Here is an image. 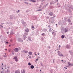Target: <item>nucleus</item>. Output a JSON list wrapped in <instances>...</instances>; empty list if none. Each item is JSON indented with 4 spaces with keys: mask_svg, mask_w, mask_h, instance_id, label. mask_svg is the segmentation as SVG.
Instances as JSON below:
<instances>
[{
    "mask_svg": "<svg viewBox=\"0 0 73 73\" xmlns=\"http://www.w3.org/2000/svg\"><path fill=\"white\" fill-rule=\"evenodd\" d=\"M11 35H13V32L11 31Z\"/></svg>",
    "mask_w": 73,
    "mask_h": 73,
    "instance_id": "obj_24",
    "label": "nucleus"
},
{
    "mask_svg": "<svg viewBox=\"0 0 73 73\" xmlns=\"http://www.w3.org/2000/svg\"><path fill=\"white\" fill-rule=\"evenodd\" d=\"M13 59H15V60L16 61V62H17L18 61V60L17 59V57L16 56H15L13 58Z\"/></svg>",
    "mask_w": 73,
    "mask_h": 73,
    "instance_id": "obj_5",
    "label": "nucleus"
},
{
    "mask_svg": "<svg viewBox=\"0 0 73 73\" xmlns=\"http://www.w3.org/2000/svg\"><path fill=\"white\" fill-rule=\"evenodd\" d=\"M7 34H9V32H7Z\"/></svg>",
    "mask_w": 73,
    "mask_h": 73,
    "instance_id": "obj_50",
    "label": "nucleus"
},
{
    "mask_svg": "<svg viewBox=\"0 0 73 73\" xmlns=\"http://www.w3.org/2000/svg\"><path fill=\"white\" fill-rule=\"evenodd\" d=\"M31 58V56H29V58Z\"/></svg>",
    "mask_w": 73,
    "mask_h": 73,
    "instance_id": "obj_46",
    "label": "nucleus"
},
{
    "mask_svg": "<svg viewBox=\"0 0 73 73\" xmlns=\"http://www.w3.org/2000/svg\"><path fill=\"white\" fill-rule=\"evenodd\" d=\"M15 52H18L19 51V49L17 48H15L14 49Z\"/></svg>",
    "mask_w": 73,
    "mask_h": 73,
    "instance_id": "obj_4",
    "label": "nucleus"
},
{
    "mask_svg": "<svg viewBox=\"0 0 73 73\" xmlns=\"http://www.w3.org/2000/svg\"><path fill=\"white\" fill-rule=\"evenodd\" d=\"M70 52V51H69V52Z\"/></svg>",
    "mask_w": 73,
    "mask_h": 73,
    "instance_id": "obj_63",
    "label": "nucleus"
},
{
    "mask_svg": "<svg viewBox=\"0 0 73 73\" xmlns=\"http://www.w3.org/2000/svg\"><path fill=\"white\" fill-rule=\"evenodd\" d=\"M41 8V6H40V7H39V8Z\"/></svg>",
    "mask_w": 73,
    "mask_h": 73,
    "instance_id": "obj_47",
    "label": "nucleus"
},
{
    "mask_svg": "<svg viewBox=\"0 0 73 73\" xmlns=\"http://www.w3.org/2000/svg\"><path fill=\"white\" fill-rule=\"evenodd\" d=\"M38 58H37L36 59V61H38Z\"/></svg>",
    "mask_w": 73,
    "mask_h": 73,
    "instance_id": "obj_41",
    "label": "nucleus"
},
{
    "mask_svg": "<svg viewBox=\"0 0 73 73\" xmlns=\"http://www.w3.org/2000/svg\"><path fill=\"white\" fill-rule=\"evenodd\" d=\"M38 55H40V53H39V52H38Z\"/></svg>",
    "mask_w": 73,
    "mask_h": 73,
    "instance_id": "obj_42",
    "label": "nucleus"
},
{
    "mask_svg": "<svg viewBox=\"0 0 73 73\" xmlns=\"http://www.w3.org/2000/svg\"><path fill=\"white\" fill-rule=\"evenodd\" d=\"M48 48H50V46H48Z\"/></svg>",
    "mask_w": 73,
    "mask_h": 73,
    "instance_id": "obj_49",
    "label": "nucleus"
},
{
    "mask_svg": "<svg viewBox=\"0 0 73 73\" xmlns=\"http://www.w3.org/2000/svg\"><path fill=\"white\" fill-rule=\"evenodd\" d=\"M24 52H25L26 53H28V51H25V50H23Z\"/></svg>",
    "mask_w": 73,
    "mask_h": 73,
    "instance_id": "obj_19",
    "label": "nucleus"
},
{
    "mask_svg": "<svg viewBox=\"0 0 73 73\" xmlns=\"http://www.w3.org/2000/svg\"><path fill=\"white\" fill-rule=\"evenodd\" d=\"M0 26H1L2 27V28H3V26H2V25H0Z\"/></svg>",
    "mask_w": 73,
    "mask_h": 73,
    "instance_id": "obj_35",
    "label": "nucleus"
},
{
    "mask_svg": "<svg viewBox=\"0 0 73 73\" xmlns=\"http://www.w3.org/2000/svg\"><path fill=\"white\" fill-rule=\"evenodd\" d=\"M61 47V46L60 45H59V48H60Z\"/></svg>",
    "mask_w": 73,
    "mask_h": 73,
    "instance_id": "obj_43",
    "label": "nucleus"
},
{
    "mask_svg": "<svg viewBox=\"0 0 73 73\" xmlns=\"http://www.w3.org/2000/svg\"><path fill=\"white\" fill-rule=\"evenodd\" d=\"M32 28H33V29H34V28H35V27H34V26H32Z\"/></svg>",
    "mask_w": 73,
    "mask_h": 73,
    "instance_id": "obj_32",
    "label": "nucleus"
},
{
    "mask_svg": "<svg viewBox=\"0 0 73 73\" xmlns=\"http://www.w3.org/2000/svg\"><path fill=\"white\" fill-rule=\"evenodd\" d=\"M53 13L52 12H50V13L49 14V15H50V16H52L53 15Z\"/></svg>",
    "mask_w": 73,
    "mask_h": 73,
    "instance_id": "obj_9",
    "label": "nucleus"
},
{
    "mask_svg": "<svg viewBox=\"0 0 73 73\" xmlns=\"http://www.w3.org/2000/svg\"><path fill=\"white\" fill-rule=\"evenodd\" d=\"M9 46H11V45H9Z\"/></svg>",
    "mask_w": 73,
    "mask_h": 73,
    "instance_id": "obj_58",
    "label": "nucleus"
},
{
    "mask_svg": "<svg viewBox=\"0 0 73 73\" xmlns=\"http://www.w3.org/2000/svg\"><path fill=\"white\" fill-rule=\"evenodd\" d=\"M11 73H15V72H11Z\"/></svg>",
    "mask_w": 73,
    "mask_h": 73,
    "instance_id": "obj_52",
    "label": "nucleus"
},
{
    "mask_svg": "<svg viewBox=\"0 0 73 73\" xmlns=\"http://www.w3.org/2000/svg\"><path fill=\"white\" fill-rule=\"evenodd\" d=\"M52 2H50V4L52 5Z\"/></svg>",
    "mask_w": 73,
    "mask_h": 73,
    "instance_id": "obj_37",
    "label": "nucleus"
},
{
    "mask_svg": "<svg viewBox=\"0 0 73 73\" xmlns=\"http://www.w3.org/2000/svg\"><path fill=\"white\" fill-rule=\"evenodd\" d=\"M68 28H66L65 29V33H66V32H68Z\"/></svg>",
    "mask_w": 73,
    "mask_h": 73,
    "instance_id": "obj_6",
    "label": "nucleus"
},
{
    "mask_svg": "<svg viewBox=\"0 0 73 73\" xmlns=\"http://www.w3.org/2000/svg\"><path fill=\"white\" fill-rule=\"evenodd\" d=\"M47 19H49V17H47Z\"/></svg>",
    "mask_w": 73,
    "mask_h": 73,
    "instance_id": "obj_57",
    "label": "nucleus"
},
{
    "mask_svg": "<svg viewBox=\"0 0 73 73\" xmlns=\"http://www.w3.org/2000/svg\"><path fill=\"white\" fill-rule=\"evenodd\" d=\"M2 65H3V63H2Z\"/></svg>",
    "mask_w": 73,
    "mask_h": 73,
    "instance_id": "obj_61",
    "label": "nucleus"
},
{
    "mask_svg": "<svg viewBox=\"0 0 73 73\" xmlns=\"http://www.w3.org/2000/svg\"><path fill=\"white\" fill-rule=\"evenodd\" d=\"M66 48H67L68 49H69V48H70L69 47V46H67L66 47Z\"/></svg>",
    "mask_w": 73,
    "mask_h": 73,
    "instance_id": "obj_23",
    "label": "nucleus"
},
{
    "mask_svg": "<svg viewBox=\"0 0 73 73\" xmlns=\"http://www.w3.org/2000/svg\"><path fill=\"white\" fill-rule=\"evenodd\" d=\"M28 35V33H24V35H23V39L24 40H25V39H26V38H27V37L26 36Z\"/></svg>",
    "mask_w": 73,
    "mask_h": 73,
    "instance_id": "obj_1",
    "label": "nucleus"
},
{
    "mask_svg": "<svg viewBox=\"0 0 73 73\" xmlns=\"http://www.w3.org/2000/svg\"><path fill=\"white\" fill-rule=\"evenodd\" d=\"M47 5H48V3H47V4H46L45 5V7H46V6H47Z\"/></svg>",
    "mask_w": 73,
    "mask_h": 73,
    "instance_id": "obj_29",
    "label": "nucleus"
},
{
    "mask_svg": "<svg viewBox=\"0 0 73 73\" xmlns=\"http://www.w3.org/2000/svg\"><path fill=\"white\" fill-rule=\"evenodd\" d=\"M18 41L19 42H23V40L22 39H21V38H18Z\"/></svg>",
    "mask_w": 73,
    "mask_h": 73,
    "instance_id": "obj_3",
    "label": "nucleus"
},
{
    "mask_svg": "<svg viewBox=\"0 0 73 73\" xmlns=\"http://www.w3.org/2000/svg\"><path fill=\"white\" fill-rule=\"evenodd\" d=\"M65 69H67V68H66Z\"/></svg>",
    "mask_w": 73,
    "mask_h": 73,
    "instance_id": "obj_62",
    "label": "nucleus"
},
{
    "mask_svg": "<svg viewBox=\"0 0 73 73\" xmlns=\"http://www.w3.org/2000/svg\"><path fill=\"white\" fill-rule=\"evenodd\" d=\"M35 56H37V54H35Z\"/></svg>",
    "mask_w": 73,
    "mask_h": 73,
    "instance_id": "obj_60",
    "label": "nucleus"
},
{
    "mask_svg": "<svg viewBox=\"0 0 73 73\" xmlns=\"http://www.w3.org/2000/svg\"><path fill=\"white\" fill-rule=\"evenodd\" d=\"M12 54H13V55H14V53H13Z\"/></svg>",
    "mask_w": 73,
    "mask_h": 73,
    "instance_id": "obj_51",
    "label": "nucleus"
},
{
    "mask_svg": "<svg viewBox=\"0 0 73 73\" xmlns=\"http://www.w3.org/2000/svg\"><path fill=\"white\" fill-rule=\"evenodd\" d=\"M28 39L29 40V41H31V38L29 37L28 38Z\"/></svg>",
    "mask_w": 73,
    "mask_h": 73,
    "instance_id": "obj_25",
    "label": "nucleus"
},
{
    "mask_svg": "<svg viewBox=\"0 0 73 73\" xmlns=\"http://www.w3.org/2000/svg\"><path fill=\"white\" fill-rule=\"evenodd\" d=\"M49 31L50 32H52V30H51V28H50V29H49Z\"/></svg>",
    "mask_w": 73,
    "mask_h": 73,
    "instance_id": "obj_21",
    "label": "nucleus"
},
{
    "mask_svg": "<svg viewBox=\"0 0 73 73\" xmlns=\"http://www.w3.org/2000/svg\"><path fill=\"white\" fill-rule=\"evenodd\" d=\"M68 64L69 66H70L71 65V64H70V62H68Z\"/></svg>",
    "mask_w": 73,
    "mask_h": 73,
    "instance_id": "obj_27",
    "label": "nucleus"
},
{
    "mask_svg": "<svg viewBox=\"0 0 73 73\" xmlns=\"http://www.w3.org/2000/svg\"><path fill=\"white\" fill-rule=\"evenodd\" d=\"M56 27H57V24H56Z\"/></svg>",
    "mask_w": 73,
    "mask_h": 73,
    "instance_id": "obj_54",
    "label": "nucleus"
},
{
    "mask_svg": "<svg viewBox=\"0 0 73 73\" xmlns=\"http://www.w3.org/2000/svg\"><path fill=\"white\" fill-rule=\"evenodd\" d=\"M48 27H49V28H50V26L48 25Z\"/></svg>",
    "mask_w": 73,
    "mask_h": 73,
    "instance_id": "obj_38",
    "label": "nucleus"
},
{
    "mask_svg": "<svg viewBox=\"0 0 73 73\" xmlns=\"http://www.w3.org/2000/svg\"><path fill=\"white\" fill-rule=\"evenodd\" d=\"M30 67L31 69H33V68H34V66H33V65L31 66Z\"/></svg>",
    "mask_w": 73,
    "mask_h": 73,
    "instance_id": "obj_13",
    "label": "nucleus"
},
{
    "mask_svg": "<svg viewBox=\"0 0 73 73\" xmlns=\"http://www.w3.org/2000/svg\"><path fill=\"white\" fill-rule=\"evenodd\" d=\"M64 37H65V35H62L61 36L62 38H64Z\"/></svg>",
    "mask_w": 73,
    "mask_h": 73,
    "instance_id": "obj_15",
    "label": "nucleus"
},
{
    "mask_svg": "<svg viewBox=\"0 0 73 73\" xmlns=\"http://www.w3.org/2000/svg\"><path fill=\"white\" fill-rule=\"evenodd\" d=\"M7 72H6L5 73H7Z\"/></svg>",
    "mask_w": 73,
    "mask_h": 73,
    "instance_id": "obj_64",
    "label": "nucleus"
},
{
    "mask_svg": "<svg viewBox=\"0 0 73 73\" xmlns=\"http://www.w3.org/2000/svg\"><path fill=\"white\" fill-rule=\"evenodd\" d=\"M29 55H32V52H29Z\"/></svg>",
    "mask_w": 73,
    "mask_h": 73,
    "instance_id": "obj_14",
    "label": "nucleus"
},
{
    "mask_svg": "<svg viewBox=\"0 0 73 73\" xmlns=\"http://www.w3.org/2000/svg\"><path fill=\"white\" fill-rule=\"evenodd\" d=\"M42 9H38V10H37V11H42Z\"/></svg>",
    "mask_w": 73,
    "mask_h": 73,
    "instance_id": "obj_17",
    "label": "nucleus"
},
{
    "mask_svg": "<svg viewBox=\"0 0 73 73\" xmlns=\"http://www.w3.org/2000/svg\"><path fill=\"white\" fill-rule=\"evenodd\" d=\"M5 50H7V49H5Z\"/></svg>",
    "mask_w": 73,
    "mask_h": 73,
    "instance_id": "obj_53",
    "label": "nucleus"
},
{
    "mask_svg": "<svg viewBox=\"0 0 73 73\" xmlns=\"http://www.w3.org/2000/svg\"><path fill=\"white\" fill-rule=\"evenodd\" d=\"M61 32L63 33V34L65 33V31L63 30H62Z\"/></svg>",
    "mask_w": 73,
    "mask_h": 73,
    "instance_id": "obj_7",
    "label": "nucleus"
},
{
    "mask_svg": "<svg viewBox=\"0 0 73 73\" xmlns=\"http://www.w3.org/2000/svg\"><path fill=\"white\" fill-rule=\"evenodd\" d=\"M50 19L51 20L52 23H53V19H52V18H50Z\"/></svg>",
    "mask_w": 73,
    "mask_h": 73,
    "instance_id": "obj_28",
    "label": "nucleus"
},
{
    "mask_svg": "<svg viewBox=\"0 0 73 73\" xmlns=\"http://www.w3.org/2000/svg\"><path fill=\"white\" fill-rule=\"evenodd\" d=\"M7 73H9L10 71H9V70L7 69Z\"/></svg>",
    "mask_w": 73,
    "mask_h": 73,
    "instance_id": "obj_18",
    "label": "nucleus"
},
{
    "mask_svg": "<svg viewBox=\"0 0 73 73\" xmlns=\"http://www.w3.org/2000/svg\"><path fill=\"white\" fill-rule=\"evenodd\" d=\"M28 65H32V64H31V63L29 62V63H28Z\"/></svg>",
    "mask_w": 73,
    "mask_h": 73,
    "instance_id": "obj_26",
    "label": "nucleus"
},
{
    "mask_svg": "<svg viewBox=\"0 0 73 73\" xmlns=\"http://www.w3.org/2000/svg\"><path fill=\"white\" fill-rule=\"evenodd\" d=\"M31 1H32L33 3H36V0H31Z\"/></svg>",
    "mask_w": 73,
    "mask_h": 73,
    "instance_id": "obj_10",
    "label": "nucleus"
},
{
    "mask_svg": "<svg viewBox=\"0 0 73 73\" xmlns=\"http://www.w3.org/2000/svg\"><path fill=\"white\" fill-rule=\"evenodd\" d=\"M45 35V33H43L42 34V36H43V35H44H44Z\"/></svg>",
    "mask_w": 73,
    "mask_h": 73,
    "instance_id": "obj_33",
    "label": "nucleus"
},
{
    "mask_svg": "<svg viewBox=\"0 0 73 73\" xmlns=\"http://www.w3.org/2000/svg\"><path fill=\"white\" fill-rule=\"evenodd\" d=\"M44 31L46 32V31H47V30H46V29H44Z\"/></svg>",
    "mask_w": 73,
    "mask_h": 73,
    "instance_id": "obj_30",
    "label": "nucleus"
},
{
    "mask_svg": "<svg viewBox=\"0 0 73 73\" xmlns=\"http://www.w3.org/2000/svg\"><path fill=\"white\" fill-rule=\"evenodd\" d=\"M7 68L8 69H9L10 68L9 67H7Z\"/></svg>",
    "mask_w": 73,
    "mask_h": 73,
    "instance_id": "obj_48",
    "label": "nucleus"
},
{
    "mask_svg": "<svg viewBox=\"0 0 73 73\" xmlns=\"http://www.w3.org/2000/svg\"><path fill=\"white\" fill-rule=\"evenodd\" d=\"M22 73H25V70H23V72H22Z\"/></svg>",
    "mask_w": 73,
    "mask_h": 73,
    "instance_id": "obj_22",
    "label": "nucleus"
},
{
    "mask_svg": "<svg viewBox=\"0 0 73 73\" xmlns=\"http://www.w3.org/2000/svg\"><path fill=\"white\" fill-rule=\"evenodd\" d=\"M5 69H7V68H5Z\"/></svg>",
    "mask_w": 73,
    "mask_h": 73,
    "instance_id": "obj_59",
    "label": "nucleus"
},
{
    "mask_svg": "<svg viewBox=\"0 0 73 73\" xmlns=\"http://www.w3.org/2000/svg\"><path fill=\"white\" fill-rule=\"evenodd\" d=\"M62 61L63 62H64V61L63 60H62Z\"/></svg>",
    "mask_w": 73,
    "mask_h": 73,
    "instance_id": "obj_55",
    "label": "nucleus"
},
{
    "mask_svg": "<svg viewBox=\"0 0 73 73\" xmlns=\"http://www.w3.org/2000/svg\"><path fill=\"white\" fill-rule=\"evenodd\" d=\"M19 12H20V10H18V11H17V13H19Z\"/></svg>",
    "mask_w": 73,
    "mask_h": 73,
    "instance_id": "obj_31",
    "label": "nucleus"
},
{
    "mask_svg": "<svg viewBox=\"0 0 73 73\" xmlns=\"http://www.w3.org/2000/svg\"><path fill=\"white\" fill-rule=\"evenodd\" d=\"M22 24H23V25H24L25 24H26V22H24V21H22Z\"/></svg>",
    "mask_w": 73,
    "mask_h": 73,
    "instance_id": "obj_12",
    "label": "nucleus"
},
{
    "mask_svg": "<svg viewBox=\"0 0 73 73\" xmlns=\"http://www.w3.org/2000/svg\"><path fill=\"white\" fill-rule=\"evenodd\" d=\"M8 42H6V44H8Z\"/></svg>",
    "mask_w": 73,
    "mask_h": 73,
    "instance_id": "obj_45",
    "label": "nucleus"
},
{
    "mask_svg": "<svg viewBox=\"0 0 73 73\" xmlns=\"http://www.w3.org/2000/svg\"><path fill=\"white\" fill-rule=\"evenodd\" d=\"M41 66H43V67H44V65H42V64H41Z\"/></svg>",
    "mask_w": 73,
    "mask_h": 73,
    "instance_id": "obj_36",
    "label": "nucleus"
},
{
    "mask_svg": "<svg viewBox=\"0 0 73 73\" xmlns=\"http://www.w3.org/2000/svg\"><path fill=\"white\" fill-rule=\"evenodd\" d=\"M60 51H58V54L59 55V56H60V57L63 56V55L61 53H60Z\"/></svg>",
    "mask_w": 73,
    "mask_h": 73,
    "instance_id": "obj_2",
    "label": "nucleus"
},
{
    "mask_svg": "<svg viewBox=\"0 0 73 73\" xmlns=\"http://www.w3.org/2000/svg\"><path fill=\"white\" fill-rule=\"evenodd\" d=\"M25 31L26 32H29V29H26L25 30Z\"/></svg>",
    "mask_w": 73,
    "mask_h": 73,
    "instance_id": "obj_8",
    "label": "nucleus"
},
{
    "mask_svg": "<svg viewBox=\"0 0 73 73\" xmlns=\"http://www.w3.org/2000/svg\"><path fill=\"white\" fill-rule=\"evenodd\" d=\"M52 35H56V33L54 32H52Z\"/></svg>",
    "mask_w": 73,
    "mask_h": 73,
    "instance_id": "obj_16",
    "label": "nucleus"
},
{
    "mask_svg": "<svg viewBox=\"0 0 73 73\" xmlns=\"http://www.w3.org/2000/svg\"><path fill=\"white\" fill-rule=\"evenodd\" d=\"M15 73H20V71L18 70H16L15 71Z\"/></svg>",
    "mask_w": 73,
    "mask_h": 73,
    "instance_id": "obj_11",
    "label": "nucleus"
},
{
    "mask_svg": "<svg viewBox=\"0 0 73 73\" xmlns=\"http://www.w3.org/2000/svg\"><path fill=\"white\" fill-rule=\"evenodd\" d=\"M67 21H68V22H69V23H70V21H70V19H69Z\"/></svg>",
    "mask_w": 73,
    "mask_h": 73,
    "instance_id": "obj_20",
    "label": "nucleus"
},
{
    "mask_svg": "<svg viewBox=\"0 0 73 73\" xmlns=\"http://www.w3.org/2000/svg\"><path fill=\"white\" fill-rule=\"evenodd\" d=\"M40 56H38V58H40Z\"/></svg>",
    "mask_w": 73,
    "mask_h": 73,
    "instance_id": "obj_44",
    "label": "nucleus"
},
{
    "mask_svg": "<svg viewBox=\"0 0 73 73\" xmlns=\"http://www.w3.org/2000/svg\"><path fill=\"white\" fill-rule=\"evenodd\" d=\"M4 57H7V56H5V55L4 56Z\"/></svg>",
    "mask_w": 73,
    "mask_h": 73,
    "instance_id": "obj_39",
    "label": "nucleus"
},
{
    "mask_svg": "<svg viewBox=\"0 0 73 73\" xmlns=\"http://www.w3.org/2000/svg\"><path fill=\"white\" fill-rule=\"evenodd\" d=\"M52 72H53V70H52L50 71L51 73H52Z\"/></svg>",
    "mask_w": 73,
    "mask_h": 73,
    "instance_id": "obj_34",
    "label": "nucleus"
},
{
    "mask_svg": "<svg viewBox=\"0 0 73 73\" xmlns=\"http://www.w3.org/2000/svg\"><path fill=\"white\" fill-rule=\"evenodd\" d=\"M64 68H66V67H64Z\"/></svg>",
    "mask_w": 73,
    "mask_h": 73,
    "instance_id": "obj_56",
    "label": "nucleus"
},
{
    "mask_svg": "<svg viewBox=\"0 0 73 73\" xmlns=\"http://www.w3.org/2000/svg\"><path fill=\"white\" fill-rule=\"evenodd\" d=\"M54 59L53 60V63H54Z\"/></svg>",
    "mask_w": 73,
    "mask_h": 73,
    "instance_id": "obj_40",
    "label": "nucleus"
}]
</instances>
